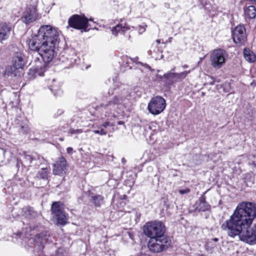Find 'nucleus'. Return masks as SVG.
<instances>
[{"mask_svg": "<svg viewBox=\"0 0 256 256\" xmlns=\"http://www.w3.org/2000/svg\"><path fill=\"white\" fill-rule=\"evenodd\" d=\"M58 32L57 30L50 25L41 26L37 34L28 41L30 48L38 52L42 58L44 64H38L29 70L30 78L43 76L46 68V63L50 62L55 54V47L58 42Z\"/></svg>", "mask_w": 256, "mask_h": 256, "instance_id": "1", "label": "nucleus"}, {"mask_svg": "<svg viewBox=\"0 0 256 256\" xmlns=\"http://www.w3.org/2000/svg\"><path fill=\"white\" fill-rule=\"evenodd\" d=\"M256 216V208L252 202L239 204L226 224H252Z\"/></svg>", "mask_w": 256, "mask_h": 256, "instance_id": "2", "label": "nucleus"}, {"mask_svg": "<svg viewBox=\"0 0 256 256\" xmlns=\"http://www.w3.org/2000/svg\"><path fill=\"white\" fill-rule=\"evenodd\" d=\"M36 226L35 225L28 226L26 228V231H23L20 233V236L28 238L29 240L35 242L36 243L43 244L48 242H52V240L48 232H44L41 234H36Z\"/></svg>", "mask_w": 256, "mask_h": 256, "instance_id": "3", "label": "nucleus"}, {"mask_svg": "<svg viewBox=\"0 0 256 256\" xmlns=\"http://www.w3.org/2000/svg\"><path fill=\"white\" fill-rule=\"evenodd\" d=\"M64 205L60 202H52L51 206V220L56 224H66L68 216L64 211Z\"/></svg>", "mask_w": 256, "mask_h": 256, "instance_id": "4", "label": "nucleus"}, {"mask_svg": "<svg viewBox=\"0 0 256 256\" xmlns=\"http://www.w3.org/2000/svg\"><path fill=\"white\" fill-rule=\"evenodd\" d=\"M228 54L223 49H216L212 52L210 56V62L212 66L216 69L222 67L226 64Z\"/></svg>", "mask_w": 256, "mask_h": 256, "instance_id": "5", "label": "nucleus"}, {"mask_svg": "<svg viewBox=\"0 0 256 256\" xmlns=\"http://www.w3.org/2000/svg\"><path fill=\"white\" fill-rule=\"evenodd\" d=\"M170 244L171 240L169 238H150L148 247L150 252H160L168 248Z\"/></svg>", "mask_w": 256, "mask_h": 256, "instance_id": "6", "label": "nucleus"}, {"mask_svg": "<svg viewBox=\"0 0 256 256\" xmlns=\"http://www.w3.org/2000/svg\"><path fill=\"white\" fill-rule=\"evenodd\" d=\"M144 234L150 238H168L164 234L166 228L164 225H144Z\"/></svg>", "mask_w": 256, "mask_h": 256, "instance_id": "7", "label": "nucleus"}, {"mask_svg": "<svg viewBox=\"0 0 256 256\" xmlns=\"http://www.w3.org/2000/svg\"><path fill=\"white\" fill-rule=\"evenodd\" d=\"M166 106L165 100L162 96H156L150 100L148 104V109L152 114L158 115L164 110Z\"/></svg>", "mask_w": 256, "mask_h": 256, "instance_id": "8", "label": "nucleus"}, {"mask_svg": "<svg viewBox=\"0 0 256 256\" xmlns=\"http://www.w3.org/2000/svg\"><path fill=\"white\" fill-rule=\"evenodd\" d=\"M68 24L67 28L71 27L76 30H84L86 32L88 27V20L86 17L74 14L69 18Z\"/></svg>", "mask_w": 256, "mask_h": 256, "instance_id": "9", "label": "nucleus"}, {"mask_svg": "<svg viewBox=\"0 0 256 256\" xmlns=\"http://www.w3.org/2000/svg\"><path fill=\"white\" fill-rule=\"evenodd\" d=\"M252 226H244L240 240L250 244H256V225L254 227Z\"/></svg>", "mask_w": 256, "mask_h": 256, "instance_id": "10", "label": "nucleus"}, {"mask_svg": "<svg viewBox=\"0 0 256 256\" xmlns=\"http://www.w3.org/2000/svg\"><path fill=\"white\" fill-rule=\"evenodd\" d=\"M232 37L234 42L238 46H242L246 40V30L244 25L237 26L232 32Z\"/></svg>", "mask_w": 256, "mask_h": 256, "instance_id": "11", "label": "nucleus"}, {"mask_svg": "<svg viewBox=\"0 0 256 256\" xmlns=\"http://www.w3.org/2000/svg\"><path fill=\"white\" fill-rule=\"evenodd\" d=\"M39 18L36 5L29 6L24 12L22 17V21L28 24Z\"/></svg>", "mask_w": 256, "mask_h": 256, "instance_id": "12", "label": "nucleus"}, {"mask_svg": "<svg viewBox=\"0 0 256 256\" xmlns=\"http://www.w3.org/2000/svg\"><path fill=\"white\" fill-rule=\"evenodd\" d=\"M23 56V54L20 52L14 53L12 60V66L6 69L8 73L16 76V70L22 68L24 64Z\"/></svg>", "mask_w": 256, "mask_h": 256, "instance_id": "13", "label": "nucleus"}, {"mask_svg": "<svg viewBox=\"0 0 256 256\" xmlns=\"http://www.w3.org/2000/svg\"><path fill=\"white\" fill-rule=\"evenodd\" d=\"M190 72V70H186L180 73L168 72L165 74L163 76L164 78L166 79L168 84H172L174 82L182 81Z\"/></svg>", "mask_w": 256, "mask_h": 256, "instance_id": "14", "label": "nucleus"}, {"mask_svg": "<svg viewBox=\"0 0 256 256\" xmlns=\"http://www.w3.org/2000/svg\"><path fill=\"white\" fill-rule=\"evenodd\" d=\"M123 101V97L116 96L112 100L106 104H102V106L106 110V112L111 114L116 110L118 106L122 104Z\"/></svg>", "mask_w": 256, "mask_h": 256, "instance_id": "15", "label": "nucleus"}, {"mask_svg": "<svg viewBox=\"0 0 256 256\" xmlns=\"http://www.w3.org/2000/svg\"><path fill=\"white\" fill-rule=\"evenodd\" d=\"M248 225H222V229L227 231L229 236L234 238L236 236H239L240 238L242 231L244 226Z\"/></svg>", "mask_w": 256, "mask_h": 256, "instance_id": "16", "label": "nucleus"}, {"mask_svg": "<svg viewBox=\"0 0 256 256\" xmlns=\"http://www.w3.org/2000/svg\"><path fill=\"white\" fill-rule=\"evenodd\" d=\"M53 174L55 175H60L65 173L67 164L66 160L64 157H60L53 166Z\"/></svg>", "mask_w": 256, "mask_h": 256, "instance_id": "17", "label": "nucleus"}, {"mask_svg": "<svg viewBox=\"0 0 256 256\" xmlns=\"http://www.w3.org/2000/svg\"><path fill=\"white\" fill-rule=\"evenodd\" d=\"M195 210L198 212H204L210 208V205L206 202L204 194H203L194 205Z\"/></svg>", "mask_w": 256, "mask_h": 256, "instance_id": "18", "label": "nucleus"}, {"mask_svg": "<svg viewBox=\"0 0 256 256\" xmlns=\"http://www.w3.org/2000/svg\"><path fill=\"white\" fill-rule=\"evenodd\" d=\"M12 26L6 23L0 24V42L7 40L12 30Z\"/></svg>", "mask_w": 256, "mask_h": 256, "instance_id": "19", "label": "nucleus"}, {"mask_svg": "<svg viewBox=\"0 0 256 256\" xmlns=\"http://www.w3.org/2000/svg\"><path fill=\"white\" fill-rule=\"evenodd\" d=\"M22 214L26 218H35L38 216V213L34 209L30 206H26L23 208Z\"/></svg>", "mask_w": 256, "mask_h": 256, "instance_id": "20", "label": "nucleus"}, {"mask_svg": "<svg viewBox=\"0 0 256 256\" xmlns=\"http://www.w3.org/2000/svg\"><path fill=\"white\" fill-rule=\"evenodd\" d=\"M130 27L126 24L122 26V24H118L112 29V33L115 36H116L118 34H124L125 32L129 30Z\"/></svg>", "mask_w": 256, "mask_h": 256, "instance_id": "21", "label": "nucleus"}, {"mask_svg": "<svg viewBox=\"0 0 256 256\" xmlns=\"http://www.w3.org/2000/svg\"><path fill=\"white\" fill-rule=\"evenodd\" d=\"M244 12L247 18L250 19L254 18L256 16V8L254 6H246L244 9Z\"/></svg>", "mask_w": 256, "mask_h": 256, "instance_id": "22", "label": "nucleus"}, {"mask_svg": "<svg viewBox=\"0 0 256 256\" xmlns=\"http://www.w3.org/2000/svg\"><path fill=\"white\" fill-rule=\"evenodd\" d=\"M244 56L245 60L249 62H253L256 60V54L250 49L246 48L244 50Z\"/></svg>", "mask_w": 256, "mask_h": 256, "instance_id": "23", "label": "nucleus"}, {"mask_svg": "<svg viewBox=\"0 0 256 256\" xmlns=\"http://www.w3.org/2000/svg\"><path fill=\"white\" fill-rule=\"evenodd\" d=\"M140 216L141 214L140 212L136 210H134L131 213V222H134L136 224L139 222Z\"/></svg>", "mask_w": 256, "mask_h": 256, "instance_id": "24", "label": "nucleus"}, {"mask_svg": "<svg viewBox=\"0 0 256 256\" xmlns=\"http://www.w3.org/2000/svg\"><path fill=\"white\" fill-rule=\"evenodd\" d=\"M92 198L93 204L97 207L100 206L103 203L104 198L100 195L94 196Z\"/></svg>", "mask_w": 256, "mask_h": 256, "instance_id": "25", "label": "nucleus"}, {"mask_svg": "<svg viewBox=\"0 0 256 256\" xmlns=\"http://www.w3.org/2000/svg\"><path fill=\"white\" fill-rule=\"evenodd\" d=\"M48 174V170L47 168H43L38 172V176L42 178L46 179L47 178Z\"/></svg>", "mask_w": 256, "mask_h": 256, "instance_id": "26", "label": "nucleus"}, {"mask_svg": "<svg viewBox=\"0 0 256 256\" xmlns=\"http://www.w3.org/2000/svg\"><path fill=\"white\" fill-rule=\"evenodd\" d=\"M148 128L152 131L156 132L158 128V124L156 122H152L150 123Z\"/></svg>", "mask_w": 256, "mask_h": 256, "instance_id": "27", "label": "nucleus"}, {"mask_svg": "<svg viewBox=\"0 0 256 256\" xmlns=\"http://www.w3.org/2000/svg\"><path fill=\"white\" fill-rule=\"evenodd\" d=\"M82 132V129L74 130V128H70L68 130V133L70 134V136H72L73 134H81Z\"/></svg>", "mask_w": 256, "mask_h": 256, "instance_id": "28", "label": "nucleus"}, {"mask_svg": "<svg viewBox=\"0 0 256 256\" xmlns=\"http://www.w3.org/2000/svg\"><path fill=\"white\" fill-rule=\"evenodd\" d=\"M29 131V128L26 124L20 125V132L23 134H26Z\"/></svg>", "mask_w": 256, "mask_h": 256, "instance_id": "29", "label": "nucleus"}, {"mask_svg": "<svg viewBox=\"0 0 256 256\" xmlns=\"http://www.w3.org/2000/svg\"><path fill=\"white\" fill-rule=\"evenodd\" d=\"M54 256H66V252L62 248H58Z\"/></svg>", "mask_w": 256, "mask_h": 256, "instance_id": "30", "label": "nucleus"}, {"mask_svg": "<svg viewBox=\"0 0 256 256\" xmlns=\"http://www.w3.org/2000/svg\"><path fill=\"white\" fill-rule=\"evenodd\" d=\"M93 132L94 134H99L101 136L106 135V132L104 130L103 128H102L100 130H94Z\"/></svg>", "mask_w": 256, "mask_h": 256, "instance_id": "31", "label": "nucleus"}, {"mask_svg": "<svg viewBox=\"0 0 256 256\" xmlns=\"http://www.w3.org/2000/svg\"><path fill=\"white\" fill-rule=\"evenodd\" d=\"M190 192V190L189 188H186L185 190H179V192L181 194L189 193Z\"/></svg>", "mask_w": 256, "mask_h": 256, "instance_id": "32", "label": "nucleus"}, {"mask_svg": "<svg viewBox=\"0 0 256 256\" xmlns=\"http://www.w3.org/2000/svg\"><path fill=\"white\" fill-rule=\"evenodd\" d=\"M64 111L62 109L58 110L54 114L56 117L64 113Z\"/></svg>", "mask_w": 256, "mask_h": 256, "instance_id": "33", "label": "nucleus"}, {"mask_svg": "<svg viewBox=\"0 0 256 256\" xmlns=\"http://www.w3.org/2000/svg\"><path fill=\"white\" fill-rule=\"evenodd\" d=\"M73 150V148L71 147H68L66 149V152L68 154H72Z\"/></svg>", "mask_w": 256, "mask_h": 256, "instance_id": "34", "label": "nucleus"}, {"mask_svg": "<svg viewBox=\"0 0 256 256\" xmlns=\"http://www.w3.org/2000/svg\"><path fill=\"white\" fill-rule=\"evenodd\" d=\"M26 158L27 160H29L30 161V162H32V157L30 156V155H28V156H26Z\"/></svg>", "mask_w": 256, "mask_h": 256, "instance_id": "35", "label": "nucleus"}, {"mask_svg": "<svg viewBox=\"0 0 256 256\" xmlns=\"http://www.w3.org/2000/svg\"><path fill=\"white\" fill-rule=\"evenodd\" d=\"M110 126V122H106L104 124H103L102 126L104 128L107 127L108 126Z\"/></svg>", "mask_w": 256, "mask_h": 256, "instance_id": "36", "label": "nucleus"}, {"mask_svg": "<svg viewBox=\"0 0 256 256\" xmlns=\"http://www.w3.org/2000/svg\"><path fill=\"white\" fill-rule=\"evenodd\" d=\"M150 54H152L153 53H157L158 52V49L157 50H156L155 49H154V50H150Z\"/></svg>", "mask_w": 256, "mask_h": 256, "instance_id": "37", "label": "nucleus"}, {"mask_svg": "<svg viewBox=\"0 0 256 256\" xmlns=\"http://www.w3.org/2000/svg\"><path fill=\"white\" fill-rule=\"evenodd\" d=\"M52 92L55 91L57 89L55 88L54 86H50V88Z\"/></svg>", "mask_w": 256, "mask_h": 256, "instance_id": "38", "label": "nucleus"}, {"mask_svg": "<svg viewBox=\"0 0 256 256\" xmlns=\"http://www.w3.org/2000/svg\"><path fill=\"white\" fill-rule=\"evenodd\" d=\"M146 224H153L152 222H147ZM158 224H162L161 222H160Z\"/></svg>", "mask_w": 256, "mask_h": 256, "instance_id": "39", "label": "nucleus"}, {"mask_svg": "<svg viewBox=\"0 0 256 256\" xmlns=\"http://www.w3.org/2000/svg\"><path fill=\"white\" fill-rule=\"evenodd\" d=\"M156 45L155 46H157V45L159 44L160 43V40H156Z\"/></svg>", "mask_w": 256, "mask_h": 256, "instance_id": "40", "label": "nucleus"}, {"mask_svg": "<svg viewBox=\"0 0 256 256\" xmlns=\"http://www.w3.org/2000/svg\"><path fill=\"white\" fill-rule=\"evenodd\" d=\"M182 67L184 69V68H188V66L186 65V64H184V65L182 66Z\"/></svg>", "mask_w": 256, "mask_h": 256, "instance_id": "41", "label": "nucleus"}, {"mask_svg": "<svg viewBox=\"0 0 256 256\" xmlns=\"http://www.w3.org/2000/svg\"><path fill=\"white\" fill-rule=\"evenodd\" d=\"M212 240L214 242H217L218 240V239L217 238H214L212 239Z\"/></svg>", "mask_w": 256, "mask_h": 256, "instance_id": "42", "label": "nucleus"}, {"mask_svg": "<svg viewBox=\"0 0 256 256\" xmlns=\"http://www.w3.org/2000/svg\"><path fill=\"white\" fill-rule=\"evenodd\" d=\"M174 70H175V68H172V69L170 72H172L174 71Z\"/></svg>", "mask_w": 256, "mask_h": 256, "instance_id": "43", "label": "nucleus"}, {"mask_svg": "<svg viewBox=\"0 0 256 256\" xmlns=\"http://www.w3.org/2000/svg\"><path fill=\"white\" fill-rule=\"evenodd\" d=\"M172 38H169V39H168V41H169V42H170V41H171Z\"/></svg>", "mask_w": 256, "mask_h": 256, "instance_id": "44", "label": "nucleus"}]
</instances>
